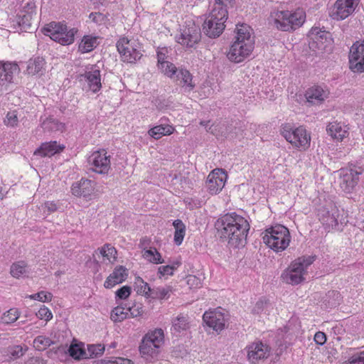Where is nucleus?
<instances>
[{"label":"nucleus","mask_w":364,"mask_h":364,"mask_svg":"<svg viewBox=\"0 0 364 364\" xmlns=\"http://www.w3.org/2000/svg\"><path fill=\"white\" fill-rule=\"evenodd\" d=\"M218 237L234 248L246 244L250 224L242 216L235 212L221 215L215 223Z\"/></svg>","instance_id":"nucleus-1"},{"label":"nucleus","mask_w":364,"mask_h":364,"mask_svg":"<svg viewBox=\"0 0 364 364\" xmlns=\"http://www.w3.org/2000/svg\"><path fill=\"white\" fill-rule=\"evenodd\" d=\"M173 80L188 92L193 90L196 87L195 83L193 82L192 74L189 70L183 68H179L177 70Z\"/></svg>","instance_id":"nucleus-23"},{"label":"nucleus","mask_w":364,"mask_h":364,"mask_svg":"<svg viewBox=\"0 0 364 364\" xmlns=\"http://www.w3.org/2000/svg\"><path fill=\"white\" fill-rule=\"evenodd\" d=\"M44 211H48V213H53L58 210L59 205L54 201H46L43 205Z\"/></svg>","instance_id":"nucleus-58"},{"label":"nucleus","mask_w":364,"mask_h":364,"mask_svg":"<svg viewBox=\"0 0 364 364\" xmlns=\"http://www.w3.org/2000/svg\"><path fill=\"white\" fill-rule=\"evenodd\" d=\"M326 131L332 138L337 140H342L347 134L345 127L341 123L336 122L329 123Z\"/></svg>","instance_id":"nucleus-28"},{"label":"nucleus","mask_w":364,"mask_h":364,"mask_svg":"<svg viewBox=\"0 0 364 364\" xmlns=\"http://www.w3.org/2000/svg\"><path fill=\"white\" fill-rule=\"evenodd\" d=\"M131 292L132 289L130 287L123 286L115 292L116 299L121 300L126 299L129 296Z\"/></svg>","instance_id":"nucleus-49"},{"label":"nucleus","mask_w":364,"mask_h":364,"mask_svg":"<svg viewBox=\"0 0 364 364\" xmlns=\"http://www.w3.org/2000/svg\"><path fill=\"white\" fill-rule=\"evenodd\" d=\"M159 68L161 70L164 75H167L171 79H174L176 73L178 69L173 63L169 61L162 63L161 65H159Z\"/></svg>","instance_id":"nucleus-45"},{"label":"nucleus","mask_w":364,"mask_h":364,"mask_svg":"<svg viewBox=\"0 0 364 364\" xmlns=\"http://www.w3.org/2000/svg\"><path fill=\"white\" fill-rule=\"evenodd\" d=\"M105 351V346L101 344L87 345L86 350V359L94 358L101 356Z\"/></svg>","instance_id":"nucleus-43"},{"label":"nucleus","mask_w":364,"mask_h":364,"mask_svg":"<svg viewBox=\"0 0 364 364\" xmlns=\"http://www.w3.org/2000/svg\"><path fill=\"white\" fill-rule=\"evenodd\" d=\"M42 33L50 36L54 41L62 46H68L75 41V36L78 32L76 28H68L63 22L52 21L41 29Z\"/></svg>","instance_id":"nucleus-5"},{"label":"nucleus","mask_w":364,"mask_h":364,"mask_svg":"<svg viewBox=\"0 0 364 364\" xmlns=\"http://www.w3.org/2000/svg\"><path fill=\"white\" fill-rule=\"evenodd\" d=\"M68 353L75 360L86 359V350L83 343H72L68 348Z\"/></svg>","instance_id":"nucleus-34"},{"label":"nucleus","mask_w":364,"mask_h":364,"mask_svg":"<svg viewBox=\"0 0 364 364\" xmlns=\"http://www.w3.org/2000/svg\"><path fill=\"white\" fill-rule=\"evenodd\" d=\"M33 14L19 12L16 16V22L23 31L27 32L31 26Z\"/></svg>","instance_id":"nucleus-39"},{"label":"nucleus","mask_w":364,"mask_h":364,"mask_svg":"<svg viewBox=\"0 0 364 364\" xmlns=\"http://www.w3.org/2000/svg\"><path fill=\"white\" fill-rule=\"evenodd\" d=\"M26 349H23L21 346H14L11 348L9 350V353L11 355L12 358L17 359L22 357L26 353Z\"/></svg>","instance_id":"nucleus-52"},{"label":"nucleus","mask_w":364,"mask_h":364,"mask_svg":"<svg viewBox=\"0 0 364 364\" xmlns=\"http://www.w3.org/2000/svg\"><path fill=\"white\" fill-rule=\"evenodd\" d=\"M54 343L55 341L43 335L36 336L33 341V348L38 351H43Z\"/></svg>","instance_id":"nucleus-35"},{"label":"nucleus","mask_w":364,"mask_h":364,"mask_svg":"<svg viewBox=\"0 0 364 364\" xmlns=\"http://www.w3.org/2000/svg\"><path fill=\"white\" fill-rule=\"evenodd\" d=\"M176 269V267L174 265H166L159 267L158 269V272L161 276L164 275H173V271Z\"/></svg>","instance_id":"nucleus-56"},{"label":"nucleus","mask_w":364,"mask_h":364,"mask_svg":"<svg viewBox=\"0 0 364 364\" xmlns=\"http://www.w3.org/2000/svg\"><path fill=\"white\" fill-rule=\"evenodd\" d=\"M41 127L43 131L46 132H62L64 129V124L53 117L46 118L42 122Z\"/></svg>","instance_id":"nucleus-31"},{"label":"nucleus","mask_w":364,"mask_h":364,"mask_svg":"<svg viewBox=\"0 0 364 364\" xmlns=\"http://www.w3.org/2000/svg\"><path fill=\"white\" fill-rule=\"evenodd\" d=\"M187 284L190 285L191 287H198L200 284V279L196 276L189 275L187 277Z\"/></svg>","instance_id":"nucleus-60"},{"label":"nucleus","mask_w":364,"mask_h":364,"mask_svg":"<svg viewBox=\"0 0 364 364\" xmlns=\"http://www.w3.org/2000/svg\"><path fill=\"white\" fill-rule=\"evenodd\" d=\"M316 259L315 255H305L298 257L282 274V280L289 284L296 285L304 280V275L307 268Z\"/></svg>","instance_id":"nucleus-4"},{"label":"nucleus","mask_w":364,"mask_h":364,"mask_svg":"<svg viewBox=\"0 0 364 364\" xmlns=\"http://www.w3.org/2000/svg\"><path fill=\"white\" fill-rule=\"evenodd\" d=\"M126 307H123L122 306H118L112 311L111 313V318L114 322H121L126 319L129 316V312L127 310V311H124V309H127Z\"/></svg>","instance_id":"nucleus-44"},{"label":"nucleus","mask_w":364,"mask_h":364,"mask_svg":"<svg viewBox=\"0 0 364 364\" xmlns=\"http://www.w3.org/2000/svg\"><path fill=\"white\" fill-rule=\"evenodd\" d=\"M200 29L195 24H192L182 30L178 42L181 45L192 48L200 41Z\"/></svg>","instance_id":"nucleus-16"},{"label":"nucleus","mask_w":364,"mask_h":364,"mask_svg":"<svg viewBox=\"0 0 364 364\" xmlns=\"http://www.w3.org/2000/svg\"><path fill=\"white\" fill-rule=\"evenodd\" d=\"M247 358L252 363L269 357L270 348L262 341L254 342L247 347Z\"/></svg>","instance_id":"nucleus-17"},{"label":"nucleus","mask_w":364,"mask_h":364,"mask_svg":"<svg viewBox=\"0 0 364 364\" xmlns=\"http://www.w3.org/2000/svg\"><path fill=\"white\" fill-rule=\"evenodd\" d=\"M134 284L137 294L144 295L146 298H150L151 288L148 283L145 282L141 277H137L135 278Z\"/></svg>","instance_id":"nucleus-42"},{"label":"nucleus","mask_w":364,"mask_h":364,"mask_svg":"<svg viewBox=\"0 0 364 364\" xmlns=\"http://www.w3.org/2000/svg\"><path fill=\"white\" fill-rule=\"evenodd\" d=\"M343 364H364V350L354 354Z\"/></svg>","instance_id":"nucleus-50"},{"label":"nucleus","mask_w":364,"mask_h":364,"mask_svg":"<svg viewBox=\"0 0 364 364\" xmlns=\"http://www.w3.org/2000/svg\"><path fill=\"white\" fill-rule=\"evenodd\" d=\"M355 10L354 5L345 0H337L334 4L331 16L336 20H343L349 16Z\"/></svg>","instance_id":"nucleus-19"},{"label":"nucleus","mask_w":364,"mask_h":364,"mask_svg":"<svg viewBox=\"0 0 364 364\" xmlns=\"http://www.w3.org/2000/svg\"><path fill=\"white\" fill-rule=\"evenodd\" d=\"M64 149L65 146L58 144L56 141L43 142L34 151V155H38L41 157H50L56 154L60 153Z\"/></svg>","instance_id":"nucleus-22"},{"label":"nucleus","mask_w":364,"mask_h":364,"mask_svg":"<svg viewBox=\"0 0 364 364\" xmlns=\"http://www.w3.org/2000/svg\"><path fill=\"white\" fill-rule=\"evenodd\" d=\"M189 328V323L187 318L183 316H178L172 321L171 331L172 333H181Z\"/></svg>","instance_id":"nucleus-40"},{"label":"nucleus","mask_w":364,"mask_h":364,"mask_svg":"<svg viewBox=\"0 0 364 364\" xmlns=\"http://www.w3.org/2000/svg\"><path fill=\"white\" fill-rule=\"evenodd\" d=\"M20 12L29 14H36V4L34 2L29 1L25 4L23 6L22 9Z\"/></svg>","instance_id":"nucleus-57"},{"label":"nucleus","mask_w":364,"mask_h":364,"mask_svg":"<svg viewBox=\"0 0 364 364\" xmlns=\"http://www.w3.org/2000/svg\"><path fill=\"white\" fill-rule=\"evenodd\" d=\"M228 315L219 311H205L203 316V323L215 331H221L225 327Z\"/></svg>","instance_id":"nucleus-15"},{"label":"nucleus","mask_w":364,"mask_h":364,"mask_svg":"<svg viewBox=\"0 0 364 364\" xmlns=\"http://www.w3.org/2000/svg\"><path fill=\"white\" fill-rule=\"evenodd\" d=\"M349 68L353 73H364V41L355 42L350 48Z\"/></svg>","instance_id":"nucleus-11"},{"label":"nucleus","mask_w":364,"mask_h":364,"mask_svg":"<svg viewBox=\"0 0 364 364\" xmlns=\"http://www.w3.org/2000/svg\"><path fill=\"white\" fill-rule=\"evenodd\" d=\"M263 242L274 251L284 250L290 242V233L285 226L277 224L265 230Z\"/></svg>","instance_id":"nucleus-6"},{"label":"nucleus","mask_w":364,"mask_h":364,"mask_svg":"<svg viewBox=\"0 0 364 364\" xmlns=\"http://www.w3.org/2000/svg\"><path fill=\"white\" fill-rule=\"evenodd\" d=\"M342 300V296L338 291H328L326 295L324 303L327 307L334 308L338 306Z\"/></svg>","instance_id":"nucleus-36"},{"label":"nucleus","mask_w":364,"mask_h":364,"mask_svg":"<svg viewBox=\"0 0 364 364\" xmlns=\"http://www.w3.org/2000/svg\"><path fill=\"white\" fill-rule=\"evenodd\" d=\"M82 76L93 92H97L101 89V75L99 63L92 65L90 70L86 71Z\"/></svg>","instance_id":"nucleus-20"},{"label":"nucleus","mask_w":364,"mask_h":364,"mask_svg":"<svg viewBox=\"0 0 364 364\" xmlns=\"http://www.w3.org/2000/svg\"><path fill=\"white\" fill-rule=\"evenodd\" d=\"M359 171L356 169H350L349 173H346L342 178L341 186L347 192H350L358 182V176L362 173V170L359 168Z\"/></svg>","instance_id":"nucleus-26"},{"label":"nucleus","mask_w":364,"mask_h":364,"mask_svg":"<svg viewBox=\"0 0 364 364\" xmlns=\"http://www.w3.org/2000/svg\"><path fill=\"white\" fill-rule=\"evenodd\" d=\"M228 175L223 169H214L208 176L206 188L211 195L220 193L223 188Z\"/></svg>","instance_id":"nucleus-12"},{"label":"nucleus","mask_w":364,"mask_h":364,"mask_svg":"<svg viewBox=\"0 0 364 364\" xmlns=\"http://www.w3.org/2000/svg\"><path fill=\"white\" fill-rule=\"evenodd\" d=\"M164 343V334L161 328L148 332L142 338L139 346L140 353L147 360L158 358L160 348Z\"/></svg>","instance_id":"nucleus-7"},{"label":"nucleus","mask_w":364,"mask_h":364,"mask_svg":"<svg viewBox=\"0 0 364 364\" xmlns=\"http://www.w3.org/2000/svg\"><path fill=\"white\" fill-rule=\"evenodd\" d=\"M110 156L105 149L95 151L88 159L92 170L100 174H107L110 168Z\"/></svg>","instance_id":"nucleus-14"},{"label":"nucleus","mask_w":364,"mask_h":364,"mask_svg":"<svg viewBox=\"0 0 364 364\" xmlns=\"http://www.w3.org/2000/svg\"><path fill=\"white\" fill-rule=\"evenodd\" d=\"M19 317L17 309H11L4 314V321L6 323L15 322Z\"/></svg>","instance_id":"nucleus-46"},{"label":"nucleus","mask_w":364,"mask_h":364,"mask_svg":"<svg viewBox=\"0 0 364 364\" xmlns=\"http://www.w3.org/2000/svg\"><path fill=\"white\" fill-rule=\"evenodd\" d=\"M174 131L171 125H158L149 131V134L154 139H159L162 136L170 135Z\"/></svg>","instance_id":"nucleus-32"},{"label":"nucleus","mask_w":364,"mask_h":364,"mask_svg":"<svg viewBox=\"0 0 364 364\" xmlns=\"http://www.w3.org/2000/svg\"><path fill=\"white\" fill-rule=\"evenodd\" d=\"M94 189L93 181L83 178L78 182L74 183L71 188L73 195L84 198L90 197L92 194Z\"/></svg>","instance_id":"nucleus-21"},{"label":"nucleus","mask_w":364,"mask_h":364,"mask_svg":"<svg viewBox=\"0 0 364 364\" xmlns=\"http://www.w3.org/2000/svg\"><path fill=\"white\" fill-rule=\"evenodd\" d=\"M106 364H133V363L130 360L119 358L115 360H109Z\"/></svg>","instance_id":"nucleus-63"},{"label":"nucleus","mask_w":364,"mask_h":364,"mask_svg":"<svg viewBox=\"0 0 364 364\" xmlns=\"http://www.w3.org/2000/svg\"><path fill=\"white\" fill-rule=\"evenodd\" d=\"M105 247H107V259H109L112 257L115 259L117 258V250L109 244H105Z\"/></svg>","instance_id":"nucleus-62"},{"label":"nucleus","mask_w":364,"mask_h":364,"mask_svg":"<svg viewBox=\"0 0 364 364\" xmlns=\"http://www.w3.org/2000/svg\"><path fill=\"white\" fill-rule=\"evenodd\" d=\"M36 314L39 319H45L46 321H50L53 318L51 311L44 305L40 308Z\"/></svg>","instance_id":"nucleus-48"},{"label":"nucleus","mask_w":364,"mask_h":364,"mask_svg":"<svg viewBox=\"0 0 364 364\" xmlns=\"http://www.w3.org/2000/svg\"><path fill=\"white\" fill-rule=\"evenodd\" d=\"M235 0H215V4L212 11L220 14L223 16L228 17V9L232 6Z\"/></svg>","instance_id":"nucleus-38"},{"label":"nucleus","mask_w":364,"mask_h":364,"mask_svg":"<svg viewBox=\"0 0 364 364\" xmlns=\"http://www.w3.org/2000/svg\"><path fill=\"white\" fill-rule=\"evenodd\" d=\"M10 272L16 278L25 277L28 273V267L23 261L18 262L11 265Z\"/></svg>","instance_id":"nucleus-41"},{"label":"nucleus","mask_w":364,"mask_h":364,"mask_svg":"<svg viewBox=\"0 0 364 364\" xmlns=\"http://www.w3.org/2000/svg\"><path fill=\"white\" fill-rule=\"evenodd\" d=\"M29 297L32 299L37 300L41 302H48L51 301L53 295L50 292L41 291L40 292L31 295Z\"/></svg>","instance_id":"nucleus-47"},{"label":"nucleus","mask_w":364,"mask_h":364,"mask_svg":"<svg viewBox=\"0 0 364 364\" xmlns=\"http://www.w3.org/2000/svg\"><path fill=\"white\" fill-rule=\"evenodd\" d=\"M309 37L313 41V43H316L317 47H320V44H323L324 41H327L329 33L321 30L318 27H313L309 31Z\"/></svg>","instance_id":"nucleus-29"},{"label":"nucleus","mask_w":364,"mask_h":364,"mask_svg":"<svg viewBox=\"0 0 364 364\" xmlns=\"http://www.w3.org/2000/svg\"><path fill=\"white\" fill-rule=\"evenodd\" d=\"M46 61L43 57L37 56L31 58L27 63L26 71L29 75L42 74L45 70Z\"/></svg>","instance_id":"nucleus-27"},{"label":"nucleus","mask_w":364,"mask_h":364,"mask_svg":"<svg viewBox=\"0 0 364 364\" xmlns=\"http://www.w3.org/2000/svg\"><path fill=\"white\" fill-rule=\"evenodd\" d=\"M236 29L235 41L231 45L227 57L232 62L240 63L252 52L255 37L252 36V28L246 24L240 25Z\"/></svg>","instance_id":"nucleus-2"},{"label":"nucleus","mask_w":364,"mask_h":364,"mask_svg":"<svg viewBox=\"0 0 364 364\" xmlns=\"http://www.w3.org/2000/svg\"><path fill=\"white\" fill-rule=\"evenodd\" d=\"M175 228L174 232V242L176 245H180L184 238L186 232V226L181 220H175L173 223Z\"/></svg>","instance_id":"nucleus-33"},{"label":"nucleus","mask_w":364,"mask_h":364,"mask_svg":"<svg viewBox=\"0 0 364 364\" xmlns=\"http://www.w3.org/2000/svg\"><path fill=\"white\" fill-rule=\"evenodd\" d=\"M270 18L273 25L282 31H292L299 28L305 21L306 14L303 9H297L294 12L287 11H272Z\"/></svg>","instance_id":"nucleus-3"},{"label":"nucleus","mask_w":364,"mask_h":364,"mask_svg":"<svg viewBox=\"0 0 364 364\" xmlns=\"http://www.w3.org/2000/svg\"><path fill=\"white\" fill-rule=\"evenodd\" d=\"M127 271V269L124 266L116 267L112 273L107 278L104 287L107 289H111L114 285L122 283L128 276Z\"/></svg>","instance_id":"nucleus-24"},{"label":"nucleus","mask_w":364,"mask_h":364,"mask_svg":"<svg viewBox=\"0 0 364 364\" xmlns=\"http://www.w3.org/2000/svg\"><path fill=\"white\" fill-rule=\"evenodd\" d=\"M305 97L309 106L318 105L323 103L326 95L322 87L320 86H314L306 90Z\"/></svg>","instance_id":"nucleus-25"},{"label":"nucleus","mask_w":364,"mask_h":364,"mask_svg":"<svg viewBox=\"0 0 364 364\" xmlns=\"http://www.w3.org/2000/svg\"><path fill=\"white\" fill-rule=\"evenodd\" d=\"M97 44V37L84 36L79 44L78 50L82 53H89L93 50Z\"/></svg>","instance_id":"nucleus-30"},{"label":"nucleus","mask_w":364,"mask_h":364,"mask_svg":"<svg viewBox=\"0 0 364 364\" xmlns=\"http://www.w3.org/2000/svg\"><path fill=\"white\" fill-rule=\"evenodd\" d=\"M155 254L153 257L149 258V261L154 264H162L164 260L162 259L161 254L154 248Z\"/></svg>","instance_id":"nucleus-61"},{"label":"nucleus","mask_w":364,"mask_h":364,"mask_svg":"<svg viewBox=\"0 0 364 364\" xmlns=\"http://www.w3.org/2000/svg\"><path fill=\"white\" fill-rule=\"evenodd\" d=\"M228 19L220 14L212 11L205 19L203 24V33L211 38L219 37L225 28V23Z\"/></svg>","instance_id":"nucleus-9"},{"label":"nucleus","mask_w":364,"mask_h":364,"mask_svg":"<svg viewBox=\"0 0 364 364\" xmlns=\"http://www.w3.org/2000/svg\"><path fill=\"white\" fill-rule=\"evenodd\" d=\"M127 310L128 311L129 314H130V316L133 318L140 316L144 313L141 304L136 305L134 304L132 306H127Z\"/></svg>","instance_id":"nucleus-51"},{"label":"nucleus","mask_w":364,"mask_h":364,"mask_svg":"<svg viewBox=\"0 0 364 364\" xmlns=\"http://www.w3.org/2000/svg\"><path fill=\"white\" fill-rule=\"evenodd\" d=\"M116 46L124 62L134 63L143 55L141 46L136 41L121 38Z\"/></svg>","instance_id":"nucleus-8"},{"label":"nucleus","mask_w":364,"mask_h":364,"mask_svg":"<svg viewBox=\"0 0 364 364\" xmlns=\"http://www.w3.org/2000/svg\"><path fill=\"white\" fill-rule=\"evenodd\" d=\"M172 292V287L166 286L164 287H156L151 289L150 298L154 299H167Z\"/></svg>","instance_id":"nucleus-37"},{"label":"nucleus","mask_w":364,"mask_h":364,"mask_svg":"<svg viewBox=\"0 0 364 364\" xmlns=\"http://www.w3.org/2000/svg\"><path fill=\"white\" fill-rule=\"evenodd\" d=\"M282 134L287 141L296 147H302L305 149L310 144V136L302 127L292 129L289 126L286 125L282 128Z\"/></svg>","instance_id":"nucleus-10"},{"label":"nucleus","mask_w":364,"mask_h":364,"mask_svg":"<svg viewBox=\"0 0 364 364\" xmlns=\"http://www.w3.org/2000/svg\"><path fill=\"white\" fill-rule=\"evenodd\" d=\"M338 210L333 204L323 205L318 208L317 216L318 220L326 228H336L338 225L337 217Z\"/></svg>","instance_id":"nucleus-13"},{"label":"nucleus","mask_w":364,"mask_h":364,"mask_svg":"<svg viewBox=\"0 0 364 364\" xmlns=\"http://www.w3.org/2000/svg\"><path fill=\"white\" fill-rule=\"evenodd\" d=\"M26 364H46V362L42 358L33 357L28 359Z\"/></svg>","instance_id":"nucleus-64"},{"label":"nucleus","mask_w":364,"mask_h":364,"mask_svg":"<svg viewBox=\"0 0 364 364\" xmlns=\"http://www.w3.org/2000/svg\"><path fill=\"white\" fill-rule=\"evenodd\" d=\"M18 117L16 112H9L4 119V122L7 126L14 127L18 124Z\"/></svg>","instance_id":"nucleus-53"},{"label":"nucleus","mask_w":364,"mask_h":364,"mask_svg":"<svg viewBox=\"0 0 364 364\" xmlns=\"http://www.w3.org/2000/svg\"><path fill=\"white\" fill-rule=\"evenodd\" d=\"M89 18L97 24H102L105 21L107 16L100 12H92L89 15Z\"/></svg>","instance_id":"nucleus-54"},{"label":"nucleus","mask_w":364,"mask_h":364,"mask_svg":"<svg viewBox=\"0 0 364 364\" xmlns=\"http://www.w3.org/2000/svg\"><path fill=\"white\" fill-rule=\"evenodd\" d=\"M268 305V302L264 299H259L253 307L252 312L254 314H259L262 312L264 308Z\"/></svg>","instance_id":"nucleus-55"},{"label":"nucleus","mask_w":364,"mask_h":364,"mask_svg":"<svg viewBox=\"0 0 364 364\" xmlns=\"http://www.w3.org/2000/svg\"><path fill=\"white\" fill-rule=\"evenodd\" d=\"M314 341L318 345L322 346L326 341V336L324 333L318 331L314 336Z\"/></svg>","instance_id":"nucleus-59"},{"label":"nucleus","mask_w":364,"mask_h":364,"mask_svg":"<svg viewBox=\"0 0 364 364\" xmlns=\"http://www.w3.org/2000/svg\"><path fill=\"white\" fill-rule=\"evenodd\" d=\"M18 71L19 68L17 63L0 61V86L11 83L14 75L18 73Z\"/></svg>","instance_id":"nucleus-18"}]
</instances>
